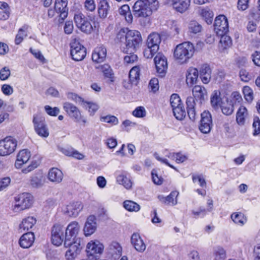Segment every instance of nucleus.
<instances>
[{
    "label": "nucleus",
    "instance_id": "obj_29",
    "mask_svg": "<svg viewBox=\"0 0 260 260\" xmlns=\"http://www.w3.org/2000/svg\"><path fill=\"white\" fill-rule=\"evenodd\" d=\"M140 44H137V45L136 46V47L134 48L132 51H129V50H127L126 51V47H122V51L127 54L124 57V61L125 62L127 63H132L137 60L138 57L137 55L134 53L139 48Z\"/></svg>",
    "mask_w": 260,
    "mask_h": 260
},
{
    "label": "nucleus",
    "instance_id": "obj_6",
    "mask_svg": "<svg viewBox=\"0 0 260 260\" xmlns=\"http://www.w3.org/2000/svg\"><path fill=\"white\" fill-rule=\"evenodd\" d=\"M15 204L13 208L15 212L29 208L32 204V197L28 193H22L15 197Z\"/></svg>",
    "mask_w": 260,
    "mask_h": 260
},
{
    "label": "nucleus",
    "instance_id": "obj_1",
    "mask_svg": "<svg viewBox=\"0 0 260 260\" xmlns=\"http://www.w3.org/2000/svg\"><path fill=\"white\" fill-rule=\"evenodd\" d=\"M79 230L77 221L71 222L66 229L64 245L69 247L65 255L67 260H74L84 246L83 240L77 237Z\"/></svg>",
    "mask_w": 260,
    "mask_h": 260
},
{
    "label": "nucleus",
    "instance_id": "obj_32",
    "mask_svg": "<svg viewBox=\"0 0 260 260\" xmlns=\"http://www.w3.org/2000/svg\"><path fill=\"white\" fill-rule=\"evenodd\" d=\"M118 12L120 15L124 17L127 22H132L133 17L128 5H123L119 9Z\"/></svg>",
    "mask_w": 260,
    "mask_h": 260
},
{
    "label": "nucleus",
    "instance_id": "obj_15",
    "mask_svg": "<svg viewBox=\"0 0 260 260\" xmlns=\"http://www.w3.org/2000/svg\"><path fill=\"white\" fill-rule=\"evenodd\" d=\"M83 205L80 202H72L66 206L63 209L64 213L70 217H77L83 209Z\"/></svg>",
    "mask_w": 260,
    "mask_h": 260
},
{
    "label": "nucleus",
    "instance_id": "obj_3",
    "mask_svg": "<svg viewBox=\"0 0 260 260\" xmlns=\"http://www.w3.org/2000/svg\"><path fill=\"white\" fill-rule=\"evenodd\" d=\"M117 40L122 42L125 41L124 46L126 51L129 50L132 51L137 45L141 44L142 38L140 32L135 30H128L127 28H121L117 34Z\"/></svg>",
    "mask_w": 260,
    "mask_h": 260
},
{
    "label": "nucleus",
    "instance_id": "obj_45",
    "mask_svg": "<svg viewBox=\"0 0 260 260\" xmlns=\"http://www.w3.org/2000/svg\"><path fill=\"white\" fill-rule=\"evenodd\" d=\"M117 181L120 184L123 185L126 189H129L132 185L131 180L124 175H119L117 178Z\"/></svg>",
    "mask_w": 260,
    "mask_h": 260
},
{
    "label": "nucleus",
    "instance_id": "obj_22",
    "mask_svg": "<svg viewBox=\"0 0 260 260\" xmlns=\"http://www.w3.org/2000/svg\"><path fill=\"white\" fill-rule=\"evenodd\" d=\"M35 240V236L32 232H28L23 234L19 240L20 246L23 248L31 246Z\"/></svg>",
    "mask_w": 260,
    "mask_h": 260
},
{
    "label": "nucleus",
    "instance_id": "obj_30",
    "mask_svg": "<svg viewBox=\"0 0 260 260\" xmlns=\"http://www.w3.org/2000/svg\"><path fill=\"white\" fill-rule=\"evenodd\" d=\"M36 223V219L32 216H28L23 219L19 225L20 230L28 231L31 229Z\"/></svg>",
    "mask_w": 260,
    "mask_h": 260
},
{
    "label": "nucleus",
    "instance_id": "obj_33",
    "mask_svg": "<svg viewBox=\"0 0 260 260\" xmlns=\"http://www.w3.org/2000/svg\"><path fill=\"white\" fill-rule=\"evenodd\" d=\"M95 68L102 72L105 78L112 79L113 78V71L108 64H99Z\"/></svg>",
    "mask_w": 260,
    "mask_h": 260
},
{
    "label": "nucleus",
    "instance_id": "obj_37",
    "mask_svg": "<svg viewBox=\"0 0 260 260\" xmlns=\"http://www.w3.org/2000/svg\"><path fill=\"white\" fill-rule=\"evenodd\" d=\"M211 104L215 109H218L221 106V98L220 92L219 90H215L211 96Z\"/></svg>",
    "mask_w": 260,
    "mask_h": 260
},
{
    "label": "nucleus",
    "instance_id": "obj_63",
    "mask_svg": "<svg viewBox=\"0 0 260 260\" xmlns=\"http://www.w3.org/2000/svg\"><path fill=\"white\" fill-rule=\"evenodd\" d=\"M11 72L8 67H5L0 70V79L7 80L10 76Z\"/></svg>",
    "mask_w": 260,
    "mask_h": 260
},
{
    "label": "nucleus",
    "instance_id": "obj_5",
    "mask_svg": "<svg viewBox=\"0 0 260 260\" xmlns=\"http://www.w3.org/2000/svg\"><path fill=\"white\" fill-rule=\"evenodd\" d=\"M160 42L159 34L156 32L150 34L147 40V48L144 51V56L147 58H152L157 52Z\"/></svg>",
    "mask_w": 260,
    "mask_h": 260
},
{
    "label": "nucleus",
    "instance_id": "obj_35",
    "mask_svg": "<svg viewBox=\"0 0 260 260\" xmlns=\"http://www.w3.org/2000/svg\"><path fill=\"white\" fill-rule=\"evenodd\" d=\"M44 183L43 176L41 175H35L30 177V185L33 188H40L43 186Z\"/></svg>",
    "mask_w": 260,
    "mask_h": 260
},
{
    "label": "nucleus",
    "instance_id": "obj_16",
    "mask_svg": "<svg viewBox=\"0 0 260 260\" xmlns=\"http://www.w3.org/2000/svg\"><path fill=\"white\" fill-rule=\"evenodd\" d=\"M157 72L160 77H164L168 69L166 57L160 53H158L154 59Z\"/></svg>",
    "mask_w": 260,
    "mask_h": 260
},
{
    "label": "nucleus",
    "instance_id": "obj_9",
    "mask_svg": "<svg viewBox=\"0 0 260 260\" xmlns=\"http://www.w3.org/2000/svg\"><path fill=\"white\" fill-rule=\"evenodd\" d=\"M63 108L67 113L76 122H86V119L82 116L79 109L72 103L65 102L63 105Z\"/></svg>",
    "mask_w": 260,
    "mask_h": 260
},
{
    "label": "nucleus",
    "instance_id": "obj_42",
    "mask_svg": "<svg viewBox=\"0 0 260 260\" xmlns=\"http://www.w3.org/2000/svg\"><path fill=\"white\" fill-rule=\"evenodd\" d=\"M220 107L222 113L225 115H231L234 110V105L231 101H227L226 103H222Z\"/></svg>",
    "mask_w": 260,
    "mask_h": 260
},
{
    "label": "nucleus",
    "instance_id": "obj_28",
    "mask_svg": "<svg viewBox=\"0 0 260 260\" xmlns=\"http://www.w3.org/2000/svg\"><path fill=\"white\" fill-rule=\"evenodd\" d=\"M122 249L121 245L117 242H112L109 246L108 252L114 258H119L122 254Z\"/></svg>",
    "mask_w": 260,
    "mask_h": 260
},
{
    "label": "nucleus",
    "instance_id": "obj_10",
    "mask_svg": "<svg viewBox=\"0 0 260 260\" xmlns=\"http://www.w3.org/2000/svg\"><path fill=\"white\" fill-rule=\"evenodd\" d=\"M86 54V48L79 42L75 41L71 43V55L75 61L83 60Z\"/></svg>",
    "mask_w": 260,
    "mask_h": 260
},
{
    "label": "nucleus",
    "instance_id": "obj_24",
    "mask_svg": "<svg viewBox=\"0 0 260 260\" xmlns=\"http://www.w3.org/2000/svg\"><path fill=\"white\" fill-rule=\"evenodd\" d=\"M199 77L198 70L193 68L188 69L186 75V82L188 86H192L197 83Z\"/></svg>",
    "mask_w": 260,
    "mask_h": 260
},
{
    "label": "nucleus",
    "instance_id": "obj_34",
    "mask_svg": "<svg viewBox=\"0 0 260 260\" xmlns=\"http://www.w3.org/2000/svg\"><path fill=\"white\" fill-rule=\"evenodd\" d=\"M109 9V6L107 1L101 0L98 8V12L100 17L103 18H106L108 15Z\"/></svg>",
    "mask_w": 260,
    "mask_h": 260
},
{
    "label": "nucleus",
    "instance_id": "obj_13",
    "mask_svg": "<svg viewBox=\"0 0 260 260\" xmlns=\"http://www.w3.org/2000/svg\"><path fill=\"white\" fill-rule=\"evenodd\" d=\"M199 129L204 134L209 133L212 126L211 115L209 111H205L201 115Z\"/></svg>",
    "mask_w": 260,
    "mask_h": 260
},
{
    "label": "nucleus",
    "instance_id": "obj_4",
    "mask_svg": "<svg viewBox=\"0 0 260 260\" xmlns=\"http://www.w3.org/2000/svg\"><path fill=\"white\" fill-rule=\"evenodd\" d=\"M193 44L189 42H185L176 47L174 56L176 60L181 64L186 63L194 53Z\"/></svg>",
    "mask_w": 260,
    "mask_h": 260
},
{
    "label": "nucleus",
    "instance_id": "obj_64",
    "mask_svg": "<svg viewBox=\"0 0 260 260\" xmlns=\"http://www.w3.org/2000/svg\"><path fill=\"white\" fill-rule=\"evenodd\" d=\"M239 76L242 81L248 82L251 78L249 73L244 69H241L239 72Z\"/></svg>",
    "mask_w": 260,
    "mask_h": 260
},
{
    "label": "nucleus",
    "instance_id": "obj_14",
    "mask_svg": "<svg viewBox=\"0 0 260 260\" xmlns=\"http://www.w3.org/2000/svg\"><path fill=\"white\" fill-rule=\"evenodd\" d=\"M214 29L218 35L226 34L229 30L228 21L224 15H219L215 19Z\"/></svg>",
    "mask_w": 260,
    "mask_h": 260
},
{
    "label": "nucleus",
    "instance_id": "obj_50",
    "mask_svg": "<svg viewBox=\"0 0 260 260\" xmlns=\"http://www.w3.org/2000/svg\"><path fill=\"white\" fill-rule=\"evenodd\" d=\"M201 15L204 18L207 24H211L212 23L213 14L211 11L207 9H203Z\"/></svg>",
    "mask_w": 260,
    "mask_h": 260
},
{
    "label": "nucleus",
    "instance_id": "obj_11",
    "mask_svg": "<svg viewBox=\"0 0 260 260\" xmlns=\"http://www.w3.org/2000/svg\"><path fill=\"white\" fill-rule=\"evenodd\" d=\"M64 228L60 224H55L51 229V241L53 245L60 246L63 240Z\"/></svg>",
    "mask_w": 260,
    "mask_h": 260
},
{
    "label": "nucleus",
    "instance_id": "obj_61",
    "mask_svg": "<svg viewBox=\"0 0 260 260\" xmlns=\"http://www.w3.org/2000/svg\"><path fill=\"white\" fill-rule=\"evenodd\" d=\"M252 125L254 128L253 135L256 136L260 134V120L259 117H254Z\"/></svg>",
    "mask_w": 260,
    "mask_h": 260
},
{
    "label": "nucleus",
    "instance_id": "obj_23",
    "mask_svg": "<svg viewBox=\"0 0 260 260\" xmlns=\"http://www.w3.org/2000/svg\"><path fill=\"white\" fill-rule=\"evenodd\" d=\"M30 157V152L26 149H23L18 153L15 164L16 168H19L22 165L26 163Z\"/></svg>",
    "mask_w": 260,
    "mask_h": 260
},
{
    "label": "nucleus",
    "instance_id": "obj_56",
    "mask_svg": "<svg viewBox=\"0 0 260 260\" xmlns=\"http://www.w3.org/2000/svg\"><path fill=\"white\" fill-rule=\"evenodd\" d=\"M170 104L172 108L182 105L181 99L177 94H173L170 97Z\"/></svg>",
    "mask_w": 260,
    "mask_h": 260
},
{
    "label": "nucleus",
    "instance_id": "obj_46",
    "mask_svg": "<svg viewBox=\"0 0 260 260\" xmlns=\"http://www.w3.org/2000/svg\"><path fill=\"white\" fill-rule=\"evenodd\" d=\"M82 106L88 110L90 115H93L98 110L99 106L95 103L84 101Z\"/></svg>",
    "mask_w": 260,
    "mask_h": 260
},
{
    "label": "nucleus",
    "instance_id": "obj_41",
    "mask_svg": "<svg viewBox=\"0 0 260 260\" xmlns=\"http://www.w3.org/2000/svg\"><path fill=\"white\" fill-rule=\"evenodd\" d=\"M174 116L178 120H182L186 115V112L183 104L172 108Z\"/></svg>",
    "mask_w": 260,
    "mask_h": 260
},
{
    "label": "nucleus",
    "instance_id": "obj_2",
    "mask_svg": "<svg viewBox=\"0 0 260 260\" xmlns=\"http://www.w3.org/2000/svg\"><path fill=\"white\" fill-rule=\"evenodd\" d=\"M193 97L189 96L187 98L186 104L187 106V114L189 119L193 121L196 119L197 113L195 109V99L200 101L201 104L207 97L206 88L201 85H196L192 89Z\"/></svg>",
    "mask_w": 260,
    "mask_h": 260
},
{
    "label": "nucleus",
    "instance_id": "obj_55",
    "mask_svg": "<svg viewBox=\"0 0 260 260\" xmlns=\"http://www.w3.org/2000/svg\"><path fill=\"white\" fill-rule=\"evenodd\" d=\"M40 161L38 160H33L31 161L30 165H29L26 168H23L22 170V172L24 174H27L34 169L37 168L40 165Z\"/></svg>",
    "mask_w": 260,
    "mask_h": 260
},
{
    "label": "nucleus",
    "instance_id": "obj_49",
    "mask_svg": "<svg viewBox=\"0 0 260 260\" xmlns=\"http://www.w3.org/2000/svg\"><path fill=\"white\" fill-rule=\"evenodd\" d=\"M179 192L176 191H172L170 194L166 197V205H175L177 204V197Z\"/></svg>",
    "mask_w": 260,
    "mask_h": 260
},
{
    "label": "nucleus",
    "instance_id": "obj_62",
    "mask_svg": "<svg viewBox=\"0 0 260 260\" xmlns=\"http://www.w3.org/2000/svg\"><path fill=\"white\" fill-rule=\"evenodd\" d=\"M243 93L246 100L251 102L253 100V93L251 88L248 86H245L243 88Z\"/></svg>",
    "mask_w": 260,
    "mask_h": 260
},
{
    "label": "nucleus",
    "instance_id": "obj_59",
    "mask_svg": "<svg viewBox=\"0 0 260 260\" xmlns=\"http://www.w3.org/2000/svg\"><path fill=\"white\" fill-rule=\"evenodd\" d=\"M149 87L151 90L155 92L159 89L158 80L156 78H153L150 80L149 83Z\"/></svg>",
    "mask_w": 260,
    "mask_h": 260
},
{
    "label": "nucleus",
    "instance_id": "obj_17",
    "mask_svg": "<svg viewBox=\"0 0 260 260\" xmlns=\"http://www.w3.org/2000/svg\"><path fill=\"white\" fill-rule=\"evenodd\" d=\"M74 20L77 26L83 32L90 33L92 27L90 23L87 21L85 16L82 14H79L74 16Z\"/></svg>",
    "mask_w": 260,
    "mask_h": 260
},
{
    "label": "nucleus",
    "instance_id": "obj_38",
    "mask_svg": "<svg viewBox=\"0 0 260 260\" xmlns=\"http://www.w3.org/2000/svg\"><path fill=\"white\" fill-rule=\"evenodd\" d=\"M221 36L219 47L222 50H225L231 47L232 45V41L231 37L225 34L219 35Z\"/></svg>",
    "mask_w": 260,
    "mask_h": 260
},
{
    "label": "nucleus",
    "instance_id": "obj_20",
    "mask_svg": "<svg viewBox=\"0 0 260 260\" xmlns=\"http://www.w3.org/2000/svg\"><path fill=\"white\" fill-rule=\"evenodd\" d=\"M96 220V217L94 215L88 217L83 229L86 236H90L95 231L97 227Z\"/></svg>",
    "mask_w": 260,
    "mask_h": 260
},
{
    "label": "nucleus",
    "instance_id": "obj_19",
    "mask_svg": "<svg viewBox=\"0 0 260 260\" xmlns=\"http://www.w3.org/2000/svg\"><path fill=\"white\" fill-rule=\"evenodd\" d=\"M106 55V48L103 45H99L94 49L92 54V59L94 62L101 63L105 60Z\"/></svg>",
    "mask_w": 260,
    "mask_h": 260
},
{
    "label": "nucleus",
    "instance_id": "obj_54",
    "mask_svg": "<svg viewBox=\"0 0 260 260\" xmlns=\"http://www.w3.org/2000/svg\"><path fill=\"white\" fill-rule=\"evenodd\" d=\"M40 161L38 160H33L31 161L30 165H29L26 168H23L22 170V172L24 174H27L34 169L37 168L40 165Z\"/></svg>",
    "mask_w": 260,
    "mask_h": 260
},
{
    "label": "nucleus",
    "instance_id": "obj_40",
    "mask_svg": "<svg viewBox=\"0 0 260 260\" xmlns=\"http://www.w3.org/2000/svg\"><path fill=\"white\" fill-rule=\"evenodd\" d=\"M28 27L27 25H25L19 29L15 39V42L16 45L20 44L24 38L27 36V30Z\"/></svg>",
    "mask_w": 260,
    "mask_h": 260
},
{
    "label": "nucleus",
    "instance_id": "obj_53",
    "mask_svg": "<svg viewBox=\"0 0 260 260\" xmlns=\"http://www.w3.org/2000/svg\"><path fill=\"white\" fill-rule=\"evenodd\" d=\"M40 161L38 160H33L31 161L30 165H29L26 168H23L22 170V172L24 174H27L34 169L37 168L40 165Z\"/></svg>",
    "mask_w": 260,
    "mask_h": 260
},
{
    "label": "nucleus",
    "instance_id": "obj_51",
    "mask_svg": "<svg viewBox=\"0 0 260 260\" xmlns=\"http://www.w3.org/2000/svg\"><path fill=\"white\" fill-rule=\"evenodd\" d=\"M57 204L56 200L53 199H49L45 202V205L44 207V209L46 212H50L53 209Z\"/></svg>",
    "mask_w": 260,
    "mask_h": 260
},
{
    "label": "nucleus",
    "instance_id": "obj_39",
    "mask_svg": "<svg viewBox=\"0 0 260 260\" xmlns=\"http://www.w3.org/2000/svg\"><path fill=\"white\" fill-rule=\"evenodd\" d=\"M247 115V109L245 107L240 106L236 114V121L238 124L243 125L245 123V118Z\"/></svg>",
    "mask_w": 260,
    "mask_h": 260
},
{
    "label": "nucleus",
    "instance_id": "obj_31",
    "mask_svg": "<svg viewBox=\"0 0 260 260\" xmlns=\"http://www.w3.org/2000/svg\"><path fill=\"white\" fill-rule=\"evenodd\" d=\"M140 68L138 66L133 67L129 72V81L132 84L137 85L140 79Z\"/></svg>",
    "mask_w": 260,
    "mask_h": 260
},
{
    "label": "nucleus",
    "instance_id": "obj_52",
    "mask_svg": "<svg viewBox=\"0 0 260 260\" xmlns=\"http://www.w3.org/2000/svg\"><path fill=\"white\" fill-rule=\"evenodd\" d=\"M143 1L151 12L157 10L158 8L159 4L157 0H143Z\"/></svg>",
    "mask_w": 260,
    "mask_h": 260
},
{
    "label": "nucleus",
    "instance_id": "obj_44",
    "mask_svg": "<svg viewBox=\"0 0 260 260\" xmlns=\"http://www.w3.org/2000/svg\"><path fill=\"white\" fill-rule=\"evenodd\" d=\"M124 208L130 212H137L140 209V205L137 203L130 200H126L123 202Z\"/></svg>",
    "mask_w": 260,
    "mask_h": 260
},
{
    "label": "nucleus",
    "instance_id": "obj_60",
    "mask_svg": "<svg viewBox=\"0 0 260 260\" xmlns=\"http://www.w3.org/2000/svg\"><path fill=\"white\" fill-rule=\"evenodd\" d=\"M68 98L70 100L74 101L76 103H78L81 105H82L84 101V100L82 98L79 96L77 94L74 93H69L68 94Z\"/></svg>",
    "mask_w": 260,
    "mask_h": 260
},
{
    "label": "nucleus",
    "instance_id": "obj_36",
    "mask_svg": "<svg viewBox=\"0 0 260 260\" xmlns=\"http://www.w3.org/2000/svg\"><path fill=\"white\" fill-rule=\"evenodd\" d=\"M231 218L236 224L242 226L244 225L247 219L244 215L241 212H235L231 214Z\"/></svg>",
    "mask_w": 260,
    "mask_h": 260
},
{
    "label": "nucleus",
    "instance_id": "obj_25",
    "mask_svg": "<svg viewBox=\"0 0 260 260\" xmlns=\"http://www.w3.org/2000/svg\"><path fill=\"white\" fill-rule=\"evenodd\" d=\"M104 249L103 245L99 241H91L87 245V252L90 255L102 253Z\"/></svg>",
    "mask_w": 260,
    "mask_h": 260
},
{
    "label": "nucleus",
    "instance_id": "obj_57",
    "mask_svg": "<svg viewBox=\"0 0 260 260\" xmlns=\"http://www.w3.org/2000/svg\"><path fill=\"white\" fill-rule=\"evenodd\" d=\"M146 112L143 107L139 106L137 107L133 112V115L139 118H142L146 116Z\"/></svg>",
    "mask_w": 260,
    "mask_h": 260
},
{
    "label": "nucleus",
    "instance_id": "obj_8",
    "mask_svg": "<svg viewBox=\"0 0 260 260\" xmlns=\"http://www.w3.org/2000/svg\"><path fill=\"white\" fill-rule=\"evenodd\" d=\"M17 145V141L12 137H7L0 141V155L5 156L12 153Z\"/></svg>",
    "mask_w": 260,
    "mask_h": 260
},
{
    "label": "nucleus",
    "instance_id": "obj_18",
    "mask_svg": "<svg viewBox=\"0 0 260 260\" xmlns=\"http://www.w3.org/2000/svg\"><path fill=\"white\" fill-rule=\"evenodd\" d=\"M68 2L67 0H55L54 5L55 11L59 13L60 22H62L68 14Z\"/></svg>",
    "mask_w": 260,
    "mask_h": 260
},
{
    "label": "nucleus",
    "instance_id": "obj_26",
    "mask_svg": "<svg viewBox=\"0 0 260 260\" xmlns=\"http://www.w3.org/2000/svg\"><path fill=\"white\" fill-rule=\"evenodd\" d=\"M131 243L138 251L143 252L146 249V245L138 234L134 233L132 235Z\"/></svg>",
    "mask_w": 260,
    "mask_h": 260
},
{
    "label": "nucleus",
    "instance_id": "obj_21",
    "mask_svg": "<svg viewBox=\"0 0 260 260\" xmlns=\"http://www.w3.org/2000/svg\"><path fill=\"white\" fill-rule=\"evenodd\" d=\"M63 173L58 169L52 168L49 170L48 173V179L52 182L59 183L63 179Z\"/></svg>",
    "mask_w": 260,
    "mask_h": 260
},
{
    "label": "nucleus",
    "instance_id": "obj_58",
    "mask_svg": "<svg viewBox=\"0 0 260 260\" xmlns=\"http://www.w3.org/2000/svg\"><path fill=\"white\" fill-rule=\"evenodd\" d=\"M45 110L48 115L52 116H57L60 112L59 108L57 107L52 108L48 105L45 106Z\"/></svg>",
    "mask_w": 260,
    "mask_h": 260
},
{
    "label": "nucleus",
    "instance_id": "obj_43",
    "mask_svg": "<svg viewBox=\"0 0 260 260\" xmlns=\"http://www.w3.org/2000/svg\"><path fill=\"white\" fill-rule=\"evenodd\" d=\"M213 254L214 260H224L226 257V252L221 246H217L214 248Z\"/></svg>",
    "mask_w": 260,
    "mask_h": 260
},
{
    "label": "nucleus",
    "instance_id": "obj_7",
    "mask_svg": "<svg viewBox=\"0 0 260 260\" xmlns=\"http://www.w3.org/2000/svg\"><path fill=\"white\" fill-rule=\"evenodd\" d=\"M36 133L40 137L47 138L49 135V131L45 118L40 115H34L32 120Z\"/></svg>",
    "mask_w": 260,
    "mask_h": 260
},
{
    "label": "nucleus",
    "instance_id": "obj_48",
    "mask_svg": "<svg viewBox=\"0 0 260 260\" xmlns=\"http://www.w3.org/2000/svg\"><path fill=\"white\" fill-rule=\"evenodd\" d=\"M100 120L102 122H106L113 125H117L119 122L118 119L116 117L111 115L101 116Z\"/></svg>",
    "mask_w": 260,
    "mask_h": 260
},
{
    "label": "nucleus",
    "instance_id": "obj_27",
    "mask_svg": "<svg viewBox=\"0 0 260 260\" xmlns=\"http://www.w3.org/2000/svg\"><path fill=\"white\" fill-rule=\"evenodd\" d=\"M190 0H172V5L177 11L183 13L189 8Z\"/></svg>",
    "mask_w": 260,
    "mask_h": 260
},
{
    "label": "nucleus",
    "instance_id": "obj_47",
    "mask_svg": "<svg viewBox=\"0 0 260 260\" xmlns=\"http://www.w3.org/2000/svg\"><path fill=\"white\" fill-rule=\"evenodd\" d=\"M188 29L190 33L197 34L201 31L202 26L198 22L191 21L189 24Z\"/></svg>",
    "mask_w": 260,
    "mask_h": 260
},
{
    "label": "nucleus",
    "instance_id": "obj_12",
    "mask_svg": "<svg viewBox=\"0 0 260 260\" xmlns=\"http://www.w3.org/2000/svg\"><path fill=\"white\" fill-rule=\"evenodd\" d=\"M134 15L136 17H146L151 14L150 9L143 0H138L134 5Z\"/></svg>",
    "mask_w": 260,
    "mask_h": 260
}]
</instances>
